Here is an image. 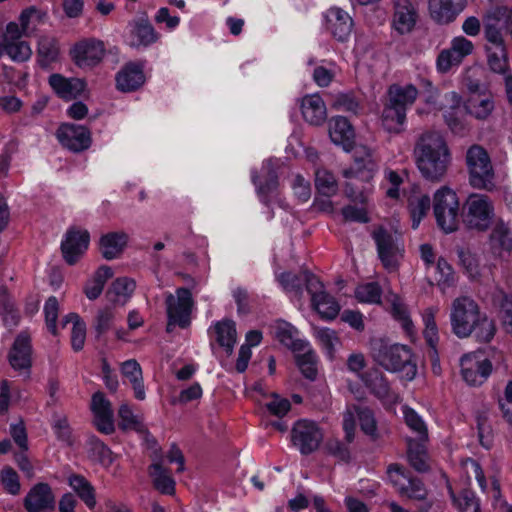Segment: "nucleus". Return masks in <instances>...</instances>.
Returning a JSON list of instances; mask_svg holds the SVG:
<instances>
[{
	"label": "nucleus",
	"mask_w": 512,
	"mask_h": 512,
	"mask_svg": "<svg viewBox=\"0 0 512 512\" xmlns=\"http://www.w3.org/2000/svg\"><path fill=\"white\" fill-rule=\"evenodd\" d=\"M413 156L425 180L431 183L444 180L451 165V154L440 132L428 130L421 133L415 141Z\"/></svg>",
	"instance_id": "1"
},
{
	"label": "nucleus",
	"mask_w": 512,
	"mask_h": 512,
	"mask_svg": "<svg viewBox=\"0 0 512 512\" xmlns=\"http://www.w3.org/2000/svg\"><path fill=\"white\" fill-rule=\"evenodd\" d=\"M450 323L453 333L459 338H466L474 333L479 342H490L495 333L494 320L482 313L475 300L461 296L453 300Z\"/></svg>",
	"instance_id": "2"
},
{
	"label": "nucleus",
	"mask_w": 512,
	"mask_h": 512,
	"mask_svg": "<svg viewBox=\"0 0 512 512\" xmlns=\"http://www.w3.org/2000/svg\"><path fill=\"white\" fill-rule=\"evenodd\" d=\"M374 360L387 371L402 372L403 378L412 380L417 373V366L412 361L411 350L406 345L388 344L379 339L372 345Z\"/></svg>",
	"instance_id": "3"
},
{
	"label": "nucleus",
	"mask_w": 512,
	"mask_h": 512,
	"mask_svg": "<svg viewBox=\"0 0 512 512\" xmlns=\"http://www.w3.org/2000/svg\"><path fill=\"white\" fill-rule=\"evenodd\" d=\"M469 184L485 191L495 189V172L488 152L480 145H472L466 152Z\"/></svg>",
	"instance_id": "4"
},
{
	"label": "nucleus",
	"mask_w": 512,
	"mask_h": 512,
	"mask_svg": "<svg viewBox=\"0 0 512 512\" xmlns=\"http://www.w3.org/2000/svg\"><path fill=\"white\" fill-rule=\"evenodd\" d=\"M494 206L491 199L485 194H470L462 207V220L469 230L484 232L492 224Z\"/></svg>",
	"instance_id": "5"
},
{
	"label": "nucleus",
	"mask_w": 512,
	"mask_h": 512,
	"mask_svg": "<svg viewBox=\"0 0 512 512\" xmlns=\"http://www.w3.org/2000/svg\"><path fill=\"white\" fill-rule=\"evenodd\" d=\"M402 234V231L397 228L388 229L384 226H379L372 232L379 259L384 268L389 271H395L398 268L399 259L403 256Z\"/></svg>",
	"instance_id": "6"
},
{
	"label": "nucleus",
	"mask_w": 512,
	"mask_h": 512,
	"mask_svg": "<svg viewBox=\"0 0 512 512\" xmlns=\"http://www.w3.org/2000/svg\"><path fill=\"white\" fill-rule=\"evenodd\" d=\"M433 212L437 225L445 232H455L459 227V201L456 193L447 186L436 191Z\"/></svg>",
	"instance_id": "7"
},
{
	"label": "nucleus",
	"mask_w": 512,
	"mask_h": 512,
	"mask_svg": "<svg viewBox=\"0 0 512 512\" xmlns=\"http://www.w3.org/2000/svg\"><path fill=\"white\" fill-rule=\"evenodd\" d=\"M324 435L318 424L311 420H298L291 430L292 444L297 447L301 454L309 455L316 451Z\"/></svg>",
	"instance_id": "8"
},
{
	"label": "nucleus",
	"mask_w": 512,
	"mask_h": 512,
	"mask_svg": "<svg viewBox=\"0 0 512 512\" xmlns=\"http://www.w3.org/2000/svg\"><path fill=\"white\" fill-rule=\"evenodd\" d=\"M194 305L191 291L188 288H178L176 296L169 294L166 297L167 317L178 321V326L187 328L191 323V313Z\"/></svg>",
	"instance_id": "9"
},
{
	"label": "nucleus",
	"mask_w": 512,
	"mask_h": 512,
	"mask_svg": "<svg viewBox=\"0 0 512 512\" xmlns=\"http://www.w3.org/2000/svg\"><path fill=\"white\" fill-rule=\"evenodd\" d=\"M105 54L104 43L93 38L77 42L70 51L74 63L80 68H92L99 64Z\"/></svg>",
	"instance_id": "10"
},
{
	"label": "nucleus",
	"mask_w": 512,
	"mask_h": 512,
	"mask_svg": "<svg viewBox=\"0 0 512 512\" xmlns=\"http://www.w3.org/2000/svg\"><path fill=\"white\" fill-rule=\"evenodd\" d=\"M90 235L86 230L76 227L70 228L65 239L61 243V252L64 260L69 265H74L87 250Z\"/></svg>",
	"instance_id": "11"
},
{
	"label": "nucleus",
	"mask_w": 512,
	"mask_h": 512,
	"mask_svg": "<svg viewBox=\"0 0 512 512\" xmlns=\"http://www.w3.org/2000/svg\"><path fill=\"white\" fill-rule=\"evenodd\" d=\"M10 366L18 372L30 373L32 366L31 338L27 332H21L12 344L7 356Z\"/></svg>",
	"instance_id": "12"
},
{
	"label": "nucleus",
	"mask_w": 512,
	"mask_h": 512,
	"mask_svg": "<svg viewBox=\"0 0 512 512\" xmlns=\"http://www.w3.org/2000/svg\"><path fill=\"white\" fill-rule=\"evenodd\" d=\"M492 371V363L488 359L480 360L475 354L461 358V374L470 386L483 384Z\"/></svg>",
	"instance_id": "13"
},
{
	"label": "nucleus",
	"mask_w": 512,
	"mask_h": 512,
	"mask_svg": "<svg viewBox=\"0 0 512 512\" xmlns=\"http://www.w3.org/2000/svg\"><path fill=\"white\" fill-rule=\"evenodd\" d=\"M57 135L62 145L74 152L88 149L92 142L90 131L84 126L75 124L62 125Z\"/></svg>",
	"instance_id": "14"
},
{
	"label": "nucleus",
	"mask_w": 512,
	"mask_h": 512,
	"mask_svg": "<svg viewBox=\"0 0 512 512\" xmlns=\"http://www.w3.org/2000/svg\"><path fill=\"white\" fill-rule=\"evenodd\" d=\"M91 411L94 414L93 422L98 431L104 434H112L115 431L112 404L105 398L103 392L98 391L93 394Z\"/></svg>",
	"instance_id": "15"
},
{
	"label": "nucleus",
	"mask_w": 512,
	"mask_h": 512,
	"mask_svg": "<svg viewBox=\"0 0 512 512\" xmlns=\"http://www.w3.org/2000/svg\"><path fill=\"white\" fill-rule=\"evenodd\" d=\"M467 0H428L431 18L438 24H449L465 9Z\"/></svg>",
	"instance_id": "16"
},
{
	"label": "nucleus",
	"mask_w": 512,
	"mask_h": 512,
	"mask_svg": "<svg viewBox=\"0 0 512 512\" xmlns=\"http://www.w3.org/2000/svg\"><path fill=\"white\" fill-rule=\"evenodd\" d=\"M24 507L28 512H50L55 507V498L50 486L46 483L36 484L24 499Z\"/></svg>",
	"instance_id": "17"
},
{
	"label": "nucleus",
	"mask_w": 512,
	"mask_h": 512,
	"mask_svg": "<svg viewBox=\"0 0 512 512\" xmlns=\"http://www.w3.org/2000/svg\"><path fill=\"white\" fill-rule=\"evenodd\" d=\"M376 168L377 165L372 158L371 151L366 147H361L355 152L354 166L345 169L343 176L345 178L355 177L368 182L373 178Z\"/></svg>",
	"instance_id": "18"
},
{
	"label": "nucleus",
	"mask_w": 512,
	"mask_h": 512,
	"mask_svg": "<svg viewBox=\"0 0 512 512\" xmlns=\"http://www.w3.org/2000/svg\"><path fill=\"white\" fill-rule=\"evenodd\" d=\"M387 472H388L394 485H399V481L397 479H394L393 473H396V474L408 479V485H406V486L402 485L399 488V493L402 496H407L411 499L419 500V501L425 500V498L427 496V490L424 486V483L419 478H413V477L407 476L405 474V469L403 466H401L397 463L390 464L388 466Z\"/></svg>",
	"instance_id": "19"
},
{
	"label": "nucleus",
	"mask_w": 512,
	"mask_h": 512,
	"mask_svg": "<svg viewBox=\"0 0 512 512\" xmlns=\"http://www.w3.org/2000/svg\"><path fill=\"white\" fill-rule=\"evenodd\" d=\"M327 28L338 41H345L353 27L351 16L338 7L330 8L326 13Z\"/></svg>",
	"instance_id": "20"
},
{
	"label": "nucleus",
	"mask_w": 512,
	"mask_h": 512,
	"mask_svg": "<svg viewBox=\"0 0 512 512\" xmlns=\"http://www.w3.org/2000/svg\"><path fill=\"white\" fill-rule=\"evenodd\" d=\"M329 135L331 140L341 145L347 152L351 151L354 147L355 132L347 118L338 116L331 120Z\"/></svg>",
	"instance_id": "21"
},
{
	"label": "nucleus",
	"mask_w": 512,
	"mask_h": 512,
	"mask_svg": "<svg viewBox=\"0 0 512 512\" xmlns=\"http://www.w3.org/2000/svg\"><path fill=\"white\" fill-rule=\"evenodd\" d=\"M144 82L145 76L142 65L133 62L126 64L116 76V86L122 92L135 91Z\"/></svg>",
	"instance_id": "22"
},
{
	"label": "nucleus",
	"mask_w": 512,
	"mask_h": 512,
	"mask_svg": "<svg viewBox=\"0 0 512 512\" xmlns=\"http://www.w3.org/2000/svg\"><path fill=\"white\" fill-rule=\"evenodd\" d=\"M465 112L477 120H486L494 110V101L489 93L469 94L463 103Z\"/></svg>",
	"instance_id": "23"
},
{
	"label": "nucleus",
	"mask_w": 512,
	"mask_h": 512,
	"mask_svg": "<svg viewBox=\"0 0 512 512\" xmlns=\"http://www.w3.org/2000/svg\"><path fill=\"white\" fill-rule=\"evenodd\" d=\"M49 84L60 97L66 100L77 98L86 87V83L83 79H68L60 74L51 75L49 78Z\"/></svg>",
	"instance_id": "24"
},
{
	"label": "nucleus",
	"mask_w": 512,
	"mask_h": 512,
	"mask_svg": "<svg viewBox=\"0 0 512 512\" xmlns=\"http://www.w3.org/2000/svg\"><path fill=\"white\" fill-rule=\"evenodd\" d=\"M128 242V235L124 232H109L101 236L99 249L106 260L118 258L124 251Z\"/></svg>",
	"instance_id": "25"
},
{
	"label": "nucleus",
	"mask_w": 512,
	"mask_h": 512,
	"mask_svg": "<svg viewBox=\"0 0 512 512\" xmlns=\"http://www.w3.org/2000/svg\"><path fill=\"white\" fill-rule=\"evenodd\" d=\"M301 111L304 119L316 126L321 125L327 117L325 103L317 94L307 95L302 99Z\"/></svg>",
	"instance_id": "26"
},
{
	"label": "nucleus",
	"mask_w": 512,
	"mask_h": 512,
	"mask_svg": "<svg viewBox=\"0 0 512 512\" xmlns=\"http://www.w3.org/2000/svg\"><path fill=\"white\" fill-rule=\"evenodd\" d=\"M416 11L409 0H396L393 24L401 34L411 31L416 23Z\"/></svg>",
	"instance_id": "27"
},
{
	"label": "nucleus",
	"mask_w": 512,
	"mask_h": 512,
	"mask_svg": "<svg viewBox=\"0 0 512 512\" xmlns=\"http://www.w3.org/2000/svg\"><path fill=\"white\" fill-rule=\"evenodd\" d=\"M274 330L275 338L293 352L303 351L308 346L306 341L294 338L298 333L297 329L284 320H278Z\"/></svg>",
	"instance_id": "28"
},
{
	"label": "nucleus",
	"mask_w": 512,
	"mask_h": 512,
	"mask_svg": "<svg viewBox=\"0 0 512 512\" xmlns=\"http://www.w3.org/2000/svg\"><path fill=\"white\" fill-rule=\"evenodd\" d=\"M417 95L418 90L412 84L404 87L398 84H393L388 89L386 101L406 113L407 107L415 102Z\"/></svg>",
	"instance_id": "29"
},
{
	"label": "nucleus",
	"mask_w": 512,
	"mask_h": 512,
	"mask_svg": "<svg viewBox=\"0 0 512 512\" xmlns=\"http://www.w3.org/2000/svg\"><path fill=\"white\" fill-rule=\"evenodd\" d=\"M148 474L152 478L153 487L158 492L165 495L175 494L176 483L172 478L168 468H165L159 463L151 464L148 467Z\"/></svg>",
	"instance_id": "30"
},
{
	"label": "nucleus",
	"mask_w": 512,
	"mask_h": 512,
	"mask_svg": "<svg viewBox=\"0 0 512 512\" xmlns=\"http://www.w3.org/2000/svg\"><path fill=\"white\" fill-rule=\"evenodd\" d=\"M136 288V282L127 277L115 279L106 292L108 300L114 304L124 305Z\"/></svg>",
	"instance_id": "31"
},
{
	"label": "nucleus",
	"mask_w": 512,
	"mask_h": 512,
	"mask_svg": "<svg viewBox=\"0 0 512 512\" xmlns=\"http://www.w3.org/2000/svg\"><path fill=\"white\" fill-rule=\"evenodd\" d=\"M506 15V8L497 7L493 12L489 13L484 22L485 36L486 39L494 44L497 49L504 47V40L498 24L503 16Z\"/></svg>",
	"instance_id": "32"
},
{
	"label": "nucleus",
	"mask_w": 512,
	"mask_h": 512,
	"mask_svg": "<svg viewBox=\"0 0 512 512\" xmlns=\"http://www.w3.org/2000/svg\"><path fill=\"white\" fill-rule=\"evenodd\" d=\"M366 387L379 399L390 398V385L385 376L378 369H370L362 375Z\"/></svg>",
	"instance_id": "33"
},
{
	"label": "nucleus",
	"mask_w": 512,
	"mask_h": 512,
	"mask_svg": "<svg viewBox=\"0 0 512 512\" xmlns=\"http://www.w3.org/2000/svg\"><path fill=\"white\" fill-rule=\"evenodd\" d=\"M407 457L409 464L419 473H426L430 470L428 454L425 442H417L414 439L407 440Z\"/></svg>",
	"instance_id": "34"
},
{
	"label": "nucleus",
	"mask_w": 512,
	"mask_h": 512,
	"mask_svg": "<svg viewBox=\"0 0 512 512\" xmlns=\"http://www.w3.org/2000/svg\"><path fill=\"white\" fill-rule=\"evenodd\" d=\"M121 372L126 377L134 390L135 397L138 400L145 399V390L143 385L142 369L135 359H130L122 363Z\"/></svg>",
	"instance_id": "35"
},
{
	"label": "nucleus",
	"mask_w": 512,
	"mask_h": 512,
	"mask_svg": "<svg viewBox=\"0 0 512 512\" xmlns=\"http://www.w3.org/2000/svg\"><path fill=\"white\" fill-rule=\"evenodd\" d=\"M217 343L223 347L230 356L233 353L237 332L235 322L229 319L217 322L214 326Z\"/></svg>",
	"instance_id": "36"
},
{
	"label": "nucleus",
	"mask_w": 512,
	"mask_h": 512,
	"mask_svg": "<svg viewBox=\"0 0 512 512\" xmlns=\"http://www.w3.org/2000/svg\"><path fill=\"white\" fill-rule=\"evenodd\" d=\"M406 119V113L391 105L388 101L384 104L382 112V125L388 132L400 133Z\"/></svg>",
	"instance_id": "37"
},
{
	"label": "nucleus",
	"mask_w": 512,
	"mask_h": 512,
	"mask_svg": "<svg viewBox=\"0 0 512 512\" xmlns=\"http://www.w3.org/2000/svg\"><path fill=\"white\" fill-rule=\"evenodd\" d=\"M69 484L90 509L95 507L94 488L83 476L77 474L70 476Z\"/></svg>",
	"instance_id": "38"
},
{
	"label": "nucleus",
	"mask_w": 512,
	"mask_h": 512,
	"mask_svg": "<svg viewBox=\"0 0 512 512\" xmlns=\"http://www.w3.org/2000/svg\"><path fill=\"white\" fill-rule=\"evenodd\" d=\"M262 334L258 330H251L246 335L247 344H244L240 347L237 362H236V370L239 373H243L248 366V362L251 358V346L258 345L261 342Z\"/></svg>",
	"instance_id": "39"
},
{
	"label": "nucleus",
	"mask_w": 512,
	"mask_h": 512,
	"mask_svg": "<svg viewBox=\"0 0 512 512\" xmlns=\"http://www.w3.org/2000/svg\"><path fill=\"white\" fill-rule=\"evenodd\" d=\"M73 323L72 335H71V345L75 351H80L85 343L86 338V326L83 321H81L80 317L76 313L68 314L62 322L63 326H66L67 323Z\"/></svg>",
	"instance_id": "40"
},
{
	"label": "nucleus",
	"mask_w": 512,
	"mask_h": 512,
	"mask_svg": "<svg viewBox=\"0 0 512 512\" xmlns=\"http://www.w3.org/2000/svg\"><path fill=\"white\" fill-rule=\"evenodd\" d=\"M113 277V271L111 267L102 265L95 272L93 283L91 286L85 288V294L90 300L97 299L105 286L108 279Z\"/></svg>",
	"instance_id": "41"
},
{
	"label": "nucleus",
	"mask_w": 512,
	"mask_h": 512,
	"mask_svg": "<svg viewBox=\"0 0 512 512\" xmlns=\"http://www.w3.org/2000/svg\"><path fill=\"white\" fill-rule=\"evenodd\" d=\"M59 54L57 41L51 37H42L38 43L39 63L42 67L48 66L55 61Z\"/></svg>",
	"instance_id": "42"
},
{
	"label": "nucleus",
	"mask_w": 512,
	"mask_h": 512,
	"mask_svg": "<svg viewBox=\"0 0 512 512\" xmlns=\"http://www.w3.org/2000/svg\"><path fill=\"white\" fill-rule=\"evenodd\" d=\"M114 317L115 312L112 306H105L97 311L93 324L97 340L110 330Z\"/></svg>",
	"instance_id": "43"
},
{
	"label": "nucleus",
	"mask_w": 512,
	"mask_h": 512,
	"mask_svg": "<svg viewBox=\"0 0 512 512\" xmlns=\"http://www.w3.org/2000/svg\"><path fill=\"white\" fill-rule=\"evenodd\" d=\"M315 187L318 193L324 197L336 194L338 184L334 175L326 170H317L315 175Z\"/></svg>",
	"instance_id": "44"
},
{
	"label": "nucleus",
	"mask_w": 512,
	"mask_h": 512,
	"mask_svg": "<svg viewBox=\"0 0 512 512\" xmlns=\"http://www.w3.org/2000/svg\"><path fill=\"white\" fill-rule=\"evenodd\" d=\"M361 430L373 440L378 438L377 425L374 414L368 407H354Z\"/></svg>",
	"instance_id": "45"
},
{
	"label": "nucleus",
	"mask_w": 512,
	"mask_h": 512,
	"mask_svg": "<svg viewBox=\"0 0 512 512\" xmlns=\"http://www.w3.org/2000/svg\"><path fill=\"white\" fill-rule=\"evenodd\" d=\"M121 422L119 427L122 429H133L138 433L147 434V428L141 420L135 416L127 404H122L118 411Z\"/></svg>",
	"instance_id": "46"
},
{
	"label": "nucleus",
	"mask_w": 512,
	"mask_h": 512,
	"mask_svg": "<svg viewBox=\"0 0 512 512\" xmlns=\"http://www.w3.org/2000/svg\"><path fill=\"white\" fill-rule=\"evenodd\" d=\"M403 413L407 426L418 434L417 442H427L429 439L428 429L421 417L408 407L404 408Z\"/></svg>",
	"instance_id": "47"
},
{
	"label": "nucleus",
	"mask_w": 512,
	"mask_h": 512,
	"mask_svg": "<svg viewBox=\"0 0 512 512\" xmlns=\"http://www.w3.org/2000/svg\"><path fill=\"white\" fill-rule=\"evenodd\" d=\"M295 359L303 376L309 380H315L317 376V367L314 351L309 349L303 354H297L295 355Z\"/></svg>",
	"instance_id": "48"
},
{
	"label": "nucleus",
	"mask_w": 512,
	"mask_h": 512,
	"mask_svg": "<svg viewBox=\"0 0 512 512\" xmlns=\"http://www.w3.org/2000/svg\"><path fill=\"white\" fill-rule=\"evenodd\" d=\"M303 283H305L307 292L311 295V302L328 299L324 291L323 283L310 271L303 270Z\"/></svg>",
	"instance_id": "49"
},
{
	"label": "nucleus",
	"mask_w": 512,
	"mask_h": 512,
	"mask_svg": "<svg viewBox=\"0 0 512 512\" xmlns=\"http://www.w3.org/2000/svg\"><path fill=\"white\" fill-rule=\"evenodd\" d=\"M381 287L376 282L359 285L355 290V297L364 303H380Z\"/></svg>",
	"instance_id": "50"
},
{
	"label": "nucleus",
	"mask_w": 512,
	"mask_h": 512,
	"mask_svg": "<svg viewBox=\"0 0 512 512\" xmlns=\"http://www.w3.org/2000/svg\"><path fill=\"white\" fill-rule=\"evenodd\" d=\"M4 51L14 60L24 62L32 54V50L26 41H12L3 43Z\"/></svg>",
	"instance_id": "51"
},
{
	"label": "nucleus",
	"mask_w": 512,
	"mask_h": 512,
	"mask_svg": "<svg viewBox=\"0 0 512 512\" xmlns=\"http://www.w3.org/2000/svg\"><path fill=\"white\" fill-rule=\"evenodd\" d=\"M431 206V200L428 195H423L410 201V213L412 217V227H418L421 219L426 215Z\"/></svg>",
	"instance_id": "52"
},
{
	"label": "nucleus",
	"mask_w": 512,
	"mask_h": 512,
	"mask_svg": "<svg viewBox=\"0 0 512 512\" xmlns=\"http://www.w3.org/2000/svg\"><path fill=\"white\" fill-rule=\"evenodd\" d=\"M457 254L461 265L470 277L475 278L480 274L479 260L469 248L460 247L457 249Z\"/></svg>",
	"instance_id": "53"
},
{
	"label": "nucleus",
	"mask_w": 512,
	"mask_h": 512,
	"mask_svg": "<svg viewBox=\"0 0 512 512\" xmlns=\"http://www.w3.org/2000/svg\"><path fill=\"white\" fill-rule=\"evenodd\" d=\"M277 280L285 291L294 292L298 296L302 295L303 271L299 274L283 272L278 275Z\"/></svg>",
	"instance_id": "54"
},
{
	"label": "nucleus",
	"mask_w": 512,
	"mask_h": 512,
	"mask_svg": "<svg viewBox=\"0 0 512 512\" xmlns=\"http://www.w3.org/2000/svg\"><path fill=\"white\" fill-rule=\"evenodd\" d=\"M328 299H323L316 302H312V306L314 309L320 314L322 318L332 320L337 317L340 311V306L338 302L327 293Z\"/></svg>",
	"instance_id": "55"
},
{
	"label": "nucleus",
	"mask_w": 512,
	"mask_h": 512,
	"mask_svg": "<svg viewBox=\"0 0 512 512\" xmlns=\"http://www.w3.org/2000/svg\"><path fill=\"white\" fill-rule=\"evenodd\" d=\"M491 241L494 247H499L502 250H512V233L503 224L497 225L491 233Z\"/></svg>",
	"instance_id": "56"
},
{
	"label": "nucleus",
	"mask_w": 512,
	"mask_h": 512,
	"mask_svg": "<svg viewBox=\"0 0 512 512\" xmlns=\"http://www.w3.org/2000/svg\"><path fill=\"white\" fill-rule=\"evenodd\" d=\"M45 13L36 9L35 7H29L23 10L20 14L19 21L22 26L24 36H30L34 29H30V21L41 23L45 17Z\"/></svg>",
	"instance_id": "57"
},
{
	"label": "nucleus",
	"mask_w": 512,
	"mask_h": 512,
	"mask_svg": "<svg viewBox=\"0 0 512 512\" xmlns=\"http://www.w3.org/2000/svg\"><path fill=\"white\" fill-rule=\"evenodd\" d=\"M91 445L92 455L101 465L108 467L113 463V453L102 441L92 439Z\"/></svg>",
	"instance_id": "58"
},
{
	"label": "nucleus",
	"mask_w": 512,
	"mask_h": 512,
	"mask_svg": "<svg viewBox=\"0 0 512 512\" xmlns=\"http://www.w3.org/2000/svg\"><path fill=\"white\" fill-rule=\"evenodd\" d=\"M435 312L434 308H428L425 311V331L424 335L429 346L434 350V354H437L435 349L436 339H437V325L435 322Z\"/></svg>",
	"instance_id": "59"
},
{
	"label": "nucleus",
	"mask_w": 512,
	"mask_h": 512,
	"mask_svg": "<svg viewBox=\"0 0 512 512\" xmlns=\"http://www.w3.org/2000/svg\"><path fill=\"white\" fill-rule=\"evenodd\" d=\"M391 312L393 316L401 322L406 332L411 333L413 323L409 318L405 305L400 301L397 295H393Z\"/></svg>",
	"instance_id": "60"
},
{
	"label": "nucleus",
	"mask_w": 512,
	"mask_h": 512,
	"mask_svg": "<svg viewBox=\"0 0 512 512\" xmlns=\"http://www.w3.org/2000/svg\"><path fill=\"white\" fill-rule=\"evenodd\" d=\"M133 33L138 38V44L147 46L156 41L157 35L150 23L141 20L135 26Z\"/></svg>",
	"instance_id": "61"
},
{
	"label": "nucleus",
	"mask_w": 512,
	"mask_h": 512,
	"mask_svg": "<svg viewBox=\"0 0 512 512\" xmlns=\"http://www.w3.org/2000/svg\"><path fill=\"white\" fill-rule=\"evenodd\" d=\"M58 301L54 296L47 299L44 307L45 319L48 329L53 335H57L56 321L58 318Z\"/></svg>",
	"instance_id": "62"
},
{
	"label": "nucleus",
	"mask_w": 512,
	"mask_h": 512,
	"mask_svg": "<svg viewBox=\"0 0 512 512\" xmlns=\"http://www.w3.org/2000/svg\"><path fill=\"white\" fill-rule=\"evenodd\" d=\"M1 480L4 488L12 495L20 491V482L17 472L11 467H5L1 472Z\"/></svg>",
	"instance_id": "63"
},
{
	"label": "nucleus",
	"mask_w": 512,
	"mask_h": 512,
	"mask_svg": "<svg viewBox=\"0 0 512 512\" xmlns=\"http://www.w3.org/2000/svg\"><path fill=\"white\" fill-rule=\"evenodd\" d=\"M457 506L462 512H480V504L469 490L461 492Z\"/></svg>",
	"instance_id": "64"
}]
</instances>
